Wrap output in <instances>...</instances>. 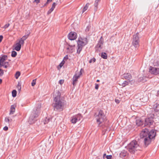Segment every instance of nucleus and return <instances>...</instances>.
Wrapping results in <instances>:
<instances>
[{
  "label": "nucleus",
  "instance_id": "obj_8",
  "mask_svg": "<svg viewBox=\"0 0 159 159\" xmlns=\"http://www.w3.org/2000/svg\"><path fill=\"white\" fill-rule=\"evenodd\" d=\"M103 39L102 37L101 36L97 44L95 47L96 51L98 52L100 51L101 49L102 48V46L103 44Z\"/></svg>",
  "mask_w": 159,
  "mask_h": 159
},
{
  "label": "nucleus",
  "instance_id": "obj_7",
  "mask_svg": "<svg viewBox=\"0 0 159 159\" xmlns=\"http://www.w3.org/2000/svg\"><path fill=\"white\" fill-rule=\"evenodd\" d=\"M154 117V115L153 114L149 115L145 119L144 126H150V125H152L154 122L153 120Z\"/></svg>",
  "mask_w": 159,
  "mask_h": 159
},
{
  "label": "nucleus",
  "instance_id": "obj_63",
  "mask_svg": "<svg viewBox=\"0 0 159 159\" xmlns=\"http://www.w3.org/2000/svg\"><path fill=\"white\" fill-rule=\"evenodd\" d=\"M96 81H97V82H98L100 81V80H97Z\"/></svg>",
  "mask_w": 159,
  "mask_h": 159
},
{
  "label": "nucleus",
  "instance_id": "obj_56",
  "mask_svg": "<svg viewBox=\"0 0 159 159\" xmlns=\"http://www.w3.org/2000/svg\"><path fill=\"white\" fill-rule=\"evenodd\" d=\"M89 3H87L86 4V5L85 6H86V7H87V8H88V7H89Z\"/></svg>",
  "mask_w": 159,
  "mask_h": 159
},
{
  "label": "nucleus",
  "instance_id": "obj_19",
  "mask_svg": "<svg viewBox=\"0 0 159 159\" xmlns=\"http://www.w3.org/2000/svg\"><path fill=\"white\" fill-rule=\"evenodd\" d=\"M7 58V56L6 55H2V57L0 58V61H1L2 63H3L4 61L6 60Z\"/></svg>",
  "mask_w": 159,
  "mask_h": 159
},
{
  "label": "nucleus",
  "instance_id": "obj_28",
  "mask_svg": "<svg viewBox=\"0 0 159 159\" xmlns=\"http://www.w3.org/2000/svg\"><path fill=\"white\" fill-rule=\"evenodd\" d=\"M75 116L77 118L78 121L80 120L82 118V116L81 114H79L77 115H75Z\"/></svg>",
  "mask_w": 159,
  "mask_h": 159
},
{
  "label": "nucleus",
  "instance_id": "obj_50",
  "mask_svg": "<svg viewBox=\"0 0 159 159\" xmlns=\"http://www.w3.org/2000/svg\"><path fill=\"white\" fill-rule=\"evenodd\" d=\"M27 36H24L21 39L24 40H25L27 38Z\"/></svg>",
  "mask_w": 159,
  "mask_h": 159
},
{
  "label": "nucleus",
  "instance_id": "obj_23",
  "mask_svg": "<svg viewBox=\"0 0 159 159\" xmlns=\"http://www.w3.org/2000/svg\"><path fill=\"white\" fill-rule=\"evenodd\" d=\"M101 57L103 59H107V53L105 52H102L101 55Z\"/></svg>",
  "mask_w": 159,
  "mask_h": 159
},
{
  "label": "nucleus",
  "instance_id": "obj_14",
  "mask_svg": "<svg viewBox=\"0 0 159 159\" xmlns=\"http://www.w3.org/2000/svg\"><path fill=\"white\" fill-rule=\"evenodd\" d=\"M123 75L124 77L128 80L130 81V80L132 79V76L131 74L129 73L124 74Z\"/></svg>",
  "mask_w": 159,
  "mask_h": 159
},
{
  "label": "nucleus",
  "instance_id": "obj_22",
  "mask_svg": "<svg viewBox=\"0 0 159 159\" xmlns=\"http://www.w3.org/2000/svg\"><path fill=\"white\" fill-rule=\"evenodd\" d=\"M77 53L79 54L82 51L83 47L77 45Z\"/></svg>",
  "mask_w": 159,
  "mask_h": 159
},
{
  "label": "nucleus",
  "instance_id": "obj_32",
  "mask_svg": "<svg viewBox=\"0 0 159 159\" xmlns=\"http://www.w3.org/2000/svg\"><path fill=\"white\" fill-rule=\"evenodd\" d=\"M145 77H144V76L143 77H140L139 79V81H142L144 82L145 81H146V80H145Z\"/></svg>",
  "mask_w": 159,
  "mask_h": 159
},
{
  "label": "nucleus",
  "instance_id": "obj_3",
  "mask_svg": "<svg viewBox=\"0 0 159 159\" xmlns=\"http://www.w3.org/2000/svg\"><path fill=\"white\" fill-rule=\"evenodd\" d=\"M142 142L136 140L132 141L126 147L127 149L132 154H134L137 150H141L143 147Z\"/></svg>",
  "mask_w": 159,
  "mask_h": 159
},
{
  "label": "nucleus",
  "instance_id": "obj_38",
  "mask_svg": "<svg viewBox=\"0 0 159 159\" xmlns=\"http://www.w3.org/2000/svg\"><path fill=\"white\" fill-rule=\"evenodd\" d=\"M53 8H50L48 11L47 12V14L48 15H49V14H50L52 12V11L53 10Z\"/></svg>",
  "mask_w": 159,
  "mask_h": 159
},
{
  "label": "nucleus",
  "instance_id": "obj_61",
  "mask_svg": "<svg viewBox=\"0 0 159 159\" xmlns=\"http://www.w3.org/2000/svg\"><path fill=\"white\" fill-rule=\"evenodd\" d=\"M52 1V0H47V1L48 2H51Z\"/></svg>",
  "mask_w": 159,
  "mask_h": 159
},
{
  "label": "nucleus",
  "instance_id": "obj_59",
  "mask_svg": "<svg viewBox=\"0 0 159 159\" xmlns=\"http://www.w3.org/2000/svg\"><path fill=\"white\" fill-rule=\"evenodd\" d=\"M48 3V2L47 1V2L45 3L44 5V6H46Z\"/></svg>",
  "mask_w": 159,
  "mask_h": 159
},
{
  "label": "nucleus",
  "instance_id": "obj_31",
  "mask_svg": "<svg viewBox=\"0 0 159 159\" xmlns=\"http://www.w3.org/2000/svg\"><path fill=\"white\" fill-rule=\"evenodd\" d=\"M20 73L19 71H17L15 75V77L16 79H17L20 76Z\"/></svg>",
  "mask_w": 159,
  "mask_h": 159
},
{
  "label": "nucleus",
  "instance_id": "obj_55",
  "mask_svg": "<svg viewBox=\"0 0 159 159\" xmlns=\"http://www.w3.org/2000/svg\"><path fill=\"white\" fill-rule=\"evenodd\" d=\"M3 38V36L2 35H0V43L2 41V39Z\"/></svg>",
  "mask_w": 159,
  "mask_h": 159
},
{
  "label": "nucleus",
  "instance_id": "obj_13",
  "mask_svg": "<svg viewBox=\"0 0 159 159\" xmlns=\"http://www.w3.org/2000/svg\"><path fill=\"white\" fill-rule=\"evenodd\" d=\"M153 108L156 112L159 111V100L156 101L155 104L153 105Z\"/></svg>",
  "mask_w": 159,
  "mask_h": 159
},
{
  "label": "nucleus",
  "instance_id": "obj_51",
  "mask_svg": "<svg viewBox=\"0 0 159 159\" xmlns=\"http://www.w3.org/2000/svg\"><path fill=\"white\" fill-rule=\"evenodd\" d=\"M95 88L96 89H98L99 88V85L98 84H95Z\"/></svg>",
  "mask_w": 159,
  "mask_h": 159
},
{
  "label": "nucleus",
  "instance_id": "obj_42",
  "mask_svg": "<svg viewBox=\"0 0 159 159\" xmlns=\"http://www.w3.org/2000/svg\"><path fill=\"white\" fill-rule=\"evenodd\" d=\"M87 7L86 6H85L82 9V13H83L87 9Z\"/></svg>",
  "mask_w": 159,
  "mask_h": 159
},
{
  "label": "nucleus",
  "instance_id": "obj_39",
  "mask_svg": "<svg viewBox=\"0 0 159 159\" xmlns=\"http://www.w3.org/2000/svg\"><path fill=\"white\" fill-rule=\"evenodd\" d=\"M3 74V70L2 69H0V76H2Z\"/></svg>",
  "mask_w": 159,
  "mask_h": 159
},
{
  "label": "nucleus",
  "instance_id": "obj_34",
  "mask_svg": "<svg viewBox=\"0 0 159 159\" xmlns=\"http://www.w3.org/2000/svg\"><path fill=\"white\" fill-rule=\"evenodd\" d=\"M65 61H64V60H63L61 63L60 64L59 66H60V68H61L64 65V64L65 63Z\"/></svg>",
  "mask_w": 159,
  "mask_h": 159
},
{
  "label": "nucleus",
  "instance_id": "obj_44",
  "mask_svg": "<svg viewBox=\"0 0 159 159\" xmlns=\"http://www.w3.org/2000/svg\"><path fill=\"white\" fill-rule=\"evenodd\" d=\"M82 70V69H81V70H80L79 72H78V73H77L78 76H79L80 77V75L82 74V73L81 71Z\"/></svg>",
  "mask_w": 159,
  "mask_h": 159
},
{
  "label": "nucleus",
  "instance_id": "obj_35",
  "mask_svg": "<svg viewBox=\"0 0 159 159\" xmlns=\"http://www.w3.org/2000/svg\"><path fill=\"white\" fill-rule=\"evenodd\" d=\"M96 59L94 57H93L92 59H90L89 61V63H91L93 61V62H95L96 61Z\"/></svg>",
  "mask_w": 159,
  "mask_h": 159
},
{
  "label": "nucleus",
  "instance_id": "obj_47",
  "mask_svg": "<svg viewBox=\"0 0 159 159\" xmlns=\"http://www.w3.org/2000/svg\"><path fill=\"white\" fill-rule=\"evenodd\" d=\"M68 59V56L67 55H66L64 58L63 60L65 61H66Z\"/></svg>",
  "mask_w": 159,
  "mask_h": 159
},
{
  "label": "nucleus",
  "instance_id": "obj_16",
  "mask_svg": "<svg viewBox=\"0 0 159 159\" xmlns=\"http://www.w3.org/2000/svg\"><path fill=\"white\" fill-rule=\"evenodd\" d=\"M101 1V0H95L94 4V9L95 12L96 11H97L98 7V3L99 2Z\"/></svg>",
  "mask_w": 159,
  "mask_h": 159
},
{
  "label": "nucleus",
  "instance_id": "obj_27",
  "mask_svg": "<svg viewBox=\"0 0 159 159\" xmlns=\"http://www.w3.org/2000/svg\"><path fill=\"white\" fill-rule=\"evenodd\" d=\"M130 82V81H129V80L125 81L123 82V83H122V86L124 87H125L126 85H128Z\"/></svg>",
  "mask_w": 159,
  "mask_h": 159
},
{
  "label": "nucleus",
  "instance_id": "obj_24",
  "mask_svg": "<svg viewBox=\"0 0 159 159\" xmlns=\"http://www.w3.org/2000/svg\"><path fill=\"white\" fill-rule=\"evenodd\" d=\"M10 66V64L8 62H4L2 64V66H3L5 68H7Z\"/></svg>",
  "mask_w": 159,
  "mask_h": 159
},
{
  "label": "nucleus",
  "instance_id": "obj_36",
  "mask_svg": "<svg viewBox=\"0 0 159 159\" xmlns=\"http://www.w3.org/2000/svg\"><path fill=\"white\" fill-rule=\"evenodd\" d=\"M18 43H19L21 45H23L24 43V40L21 39L19 41V42H18Z\"/></svg>",
  "mask_w": 159,
  "mask_h": 159
},
{
  "label": "nucleus",
  "instance_id": "obj_62",
  "mask_svg": "<svg viewBox=\"0 0 159 159\" xmlns=\"http://www.w3.org/2000/svg\"><path fill=\"white\" fill-rule=\"evenodd\" d=\"M157 96L159 97V90L157 92Z\"/></svg>",
  "mask_w": 159,
  "mask_h": 159
},
{
  "label": "nucleus",
  "instance_id": "obj_57",
  "mask_svg": "<svg viewBox=\"0 0 159 159\" xmlns=\"http://www.w3.org/2000/svg\"><path fill=\"white\" fill-rule=\"evenodd\" d=\"M106 153H104V154L103 155V159H104L105 158V157L106 156Z\"/></svg>",
  "mask_w": 159,
  "mask_h": 159
},
{
  "label": "nucleus",
  "instance_id": "obj_40",
  "mask_svg": "<svg viewBox=\"0 0 159 159\" xmlns=\"http://www.w3.org/2000/svg\"><path fill=\"white\" fill-rule=\"evenodd\" d=\"M5 120L6 122H7L8 123H9V122H10V119L9 117H6L5 119Z\"/></svg>",
  "mask_w": 159,
  "mask_h": 159
},
{
  "label": "nucleus",
  "instance_id": "obj_9",
  "mask_svg": "<svg viewBox=\"0 0 159 159\" xmlns=\"http://www.w3.org/2000/svg\"><path fill=\"white\" fill-rule=\"evenodd\" d=\"M149 72L152 74L155 75L159 74V68L150 66L149 68Z\"/></svg>",
  "mask_w": 159,
  "mask_h": 159
},
{
  "label": "nucleus",
  "instance_id": "obj_58",
  "mask_svg": "<svg viewBox=\"0 0 159 159\" xmlns=\"http://www.w3.org/2000/svg\"><path fill=\"white\" fill-rule=\"evenodd\" d=\"M2 63L1 61H0V68L2 66Z\"/></svg>",
  "mask_w": 159,
  "mask_h": 159
},
{
  "label": "nucleus",
  "instance_id": "obj_1",
  "mask_svg": "<svg viewBox=\"0 0 159 159\" xmlns=\"http://www.w3.org/2000/svg\"><path fill=\"white\" fill-rule=\"evenodd\" d=\"M156 134L155 130L145 128L140 134V139L138 140L142 141V144L144 143L143 147L146 148L151 143L152 140L155 139Z\"/></svg>",
  "mask_w": 159,
  "mask_h": 159
},
{
  "label": "nucleus",
  "instance_id": "obj_11",
  "mask_svg": "<svg viewBox=\"0 0 159 159\" xmlns=\"http://www.w3.org/2000/svg\"><path fill=\"white\" fill-rule=\"evenodd\" d=\"M80 78L79 76L77 75V72H76L72 79L73 81L72 84L74 86H75L76 85L78 80Z\"/></svg>",
  "mask_w": 159,
  "mask_h": 159
},
{
  "label": "nucleus",
  "instance_id": "obj_25",
  "mask_svg": "<svg viewBox=\"0 0 159 159\" xmlns=\"http://www.w3.org/2000/svg\"><path fill=\"white\" fill-rule=\"evenodd\" d=\"M80 39H81L82 40H83L84 42H85V43L87 45L88 43V41L87 39V37H83V38H80Z\"/></svg>",
  "mask_w": 159,
  "mask_h": 159
},
{
  "label": "nucleus",
  "instance_id": "obj_20",
  "mask_svg": "<svg viewBox=\"0 0 159 159\" xmlns=\"http://www.w3.org/2000/svg\"><path fill=\"white\" fill-rule=\"evenodd\" d=\"M77 121V119L75 115L71 117V122L72 123L75 124Z\"/></svg>",
  "mask_w": 159,
  "mask_h": 159
},
{
  "label": "nucleus",
  "instance_id": "obj_29",
  "mask_svg": "<svg viewBox=\"0 0 159 159\" xmlns=\"http://www.w3.org/2000/svg\"><path fill=\"white\" fill-rule=\"evenodd\" d=\"M17 53L16 52L13 51L11 52V56L12 57H15L17 55Z\"/></svg>",
  "mask_w": 159,
  "mask_h": 159
},
{
  "label": "nucleus",
  "instance_id": "obj_54",
  "mask_svg": "<svg viewBox=\"0 0 159 159\" xmlns=\"http://www.w3.org/2000/svg\"><path fill=\"white\" fill-rule=\"evenodd\" d=\"M8 129V127L7 126H5L3 128V130L5 131H7Z\"/></svg>",
  "mask_w": 159,
  "mask_h": 159
},
{
  "label": "nucleus",
  "instance_id": "obj_49",
  "mask_svg": "<svg viewBox=\"0 0 159 159\" xmlns=\"http://www.w3.org/2000/svg\"><path fill=\"white\" fill-rule=\"evenodd\" d=\"M89 29H90V27L89 26H88L86 27V28L85 29V31L87 32L89 31Z\"/></svg>",
  "mask_w": 159,
  "mask_h": 159
},
{
  "label": "nucleus",
  "instance_id": "obj_33",
  "mask_svg": "<svg viewBox=\"0 0 159 159\" xmlns=\"http://www.w3.org/2000/svg\"><path fill=\"white\" fill-rule=\"evenodd\" d=\"M36 79H34L33 80L31 83V85L32 86H34L36 84Z\"/></svg>",
  "mask_w": 159,
  "mask_h": 159
},
{
  "label": "nucleus",
  "instance_id": "obj_43",
  "mask_svg": "<svg viewBox=\"0 0 159 159\" xmlns=\"http://www.w3.org/2000/svg\"><path fill=\"white\" fill-rule=\"evenodd\" d=\"M69 46H70V52H71V53H72L73 52V49L72 48V47H75V45H74L73 46H72V45H69Z\"/></svg>",
  "mask_w": 159,
  "mask_h": 159
},
{
  "label": "nucleus",
  "instance_id": "obj_46",
  "mask_svg": "<svg viewBox=\"0 0 159 159\" xmlns=\"http://www.w3.org/2000/svg\"><path fill=\"white\" fill-rule=\"evenodd\" d=\"M56 4H57L55 2H53L52 4V6L51 8H52L54 9L55 8V6H56Z\"/></svg>",
  "mask_w": 159,
  "mask_h": 159
},
{
  "label": "nucleus",
  "instance_id": "obj_53",
  "mask_svg": "<svg viewBox=\"0 0 159 159\" xmlns=\"http://www.w3.org/2000/svg\"><path fill=\"white\" fill-rule=\"evenodd\" d=\"M115 101L116 102L117 104L119 103L120 102V101L119 100H118V99H115Z\"/></svg>",
  "mask_w": 159,
  "mask_h": 159
},
{
  "label": "nucleus",
  "instance_id": "obj_6",
  "mask_svg": "<svg viewBox=\"0 0 159 159\" xmlns=\"http://www.w3.org/2000/svg\"><path fill=\"white\" fill-rule=\"evenodd\" d=\"M41 107V105L40 103H39L36 105V108L34 109V113L30 117L29 120H33L38 116Z\"/></svg>",
  "mask_w": 159,
  "mask_h": 159
},
{
  "label": "nucleus",
  "instance_id": "obj_10",
  "mask_svg": "<svg viewBox=\"0 0 159 159\" xmlns=\"http://www.w3.org/2000/svg\"><path fill=\"white\" fill-rule=\"evenodd\" d=\"M77 33L74 32H71L68 35V39L71 40L75 39L77 38Z\"/></svg>",
  "mask_w": 159,
  "mask_h": 159
},
{
  "label": "nucleus",
  "instance_id": "obj_52",
  "mask_svg": "<svg viewBox=\"0 0 159 159\" xmlns=\"http://www.w3.org/2000/svg\"><path fill=\"white\" fill-rule=\"evenodd\" d=\"M40 2V0H34L33 1V2H36L37 4H38Z\"/></svg>",
  "mask_w": 159,
  "mask_h": 159
},
{
  "label": "nucleus",
  "instance_id": "obj_48",
  "mask_svg": "<svg viewBox=\"0 0 159 159\" xmlns=\"http://www.w3.org/2000/svg\"><path fill=\"white\" fill-rule=\"evenodd\" d=\"M64 83V80H60L59 81V83L61 84H63Z\"/></svg>",
  "mask_w": 159,
  "mask_h": 159
},
{
  "label": "nucleus",
  "instance_id": "obj_17",
  "mask_svg": "<svg viewBox=\"0 0 159 159\" xmlns=\"http://www.w3.org/2000/svg\"><path fill=\"white\" fill-rule=\"evenodd\" d=\"M77 45L84 47L86 44L83 40H82L81 39H79V40L78 41Z\"/></svg>",
  "mask_w": 159,
  "mask_h": 159
},
{
  "label": "nucleus",
  "instance_id": "obj_18",
  "mask_svg": "<svg viewBox=\"0 0 159 159\" xmlns=\"http://www.w3.org/2000/svg\"><path fill=\"white\" fill-rule=\"evenodd\" d=\"M21 48V45L19 43H17L16 44V46L14 48V49L16 51H19Z\"/></svg>",
  "mask_w": 159,
  "mask_h": 159
},
{
  "label": "nucleus",
  "instance_id": "obj_12",
  "mask_svg": "<svg viewBox=\"0 0 159 159\" xmlns=\"http://www.w3.org/2000/svg\"><path fill=\"white\" fill-rule=\"evenodd\" d=\"M120 156L122 158L128 157L129 153L125 150H123L120 153Z\"/></svg>",
  "mask_w": 159,
  "mask_h": 159
},
{
  "label": "nucleus",
  "instance_id": "obj_21",
  "mask_svg": "<svg viewBox=\"0 0 159 159\" xmlns=\"http://www.w3.org/2000/svg\"><path fill=\"white\" fill-rule=\"evenodd\" d=\"M15 108L14 106L12 105L11 106L10 115L13 114L15 111Z\"/></svg>",
  "mask_w": 159,
  "mask_h": 159
},
{
  "label": "nucleus",
  "instance_id": "obj_2",
  "mask_svg": "<svg viewBox=\"0 0 159 159\" xmlns=\"http://www.w3.org/2000/svg\"><path fill=\"white\" fill-rule=\"evenodd\" d=\"M61 93L58 90H56V97L53 99L54 102L52 104L53 110L56 111H62L64 106V101L61 99Z\"/></svg>",
  "mask_w": 159,
  "mask_h": 159
},
{
  "label": "nucleus",
  "instance_id": "obj_30",
  "mask_svg": "<svg viewBox=\"0 0 159 159\" xmlns=\"http://www.w3.org/2000/svg\"><path fill=\"white\" fill-rule=\"evenodd\" d=\"M17 92L16 90H13L12 92V96L13 97H16V96Z\"/></svg>",
  "mask_w": 159,
  "mask_h": 159
},
{
  "label": "nucleus",
  "instance_id": "obj_5",
  "mask_svg": "<svg viewBox=\"0 0 159 159\" xmlns=\"http://www.w3.org/2000/svg\"><path fill=\"white\" fill-rule=\"evenodd\" d=\"M95 115H96L95 117L96 119L97 122L98 123V125H100L103 122L106 118L104 113L103 111L101 110L99 111L98 114L96 115V113L94 116Z\"/></svg>",
  "mask_w": 159,
  "mask_h": 159
},
{
  "label": "nucleus",
  "instance_id": "obj_4",
  "mask_svg": "<svg viewBox=\"0 0 159 159\" xmlns=\"http://www.w3.org/2000/svg\"><path fill=\"white\" fill-rule=\"evenodd\" d=\"M140 38L139 33V32L134 34L132 39V45L133 46L136 50L138 49L139 46Z\"/></svg>",
  "mask_w": 159,
  "mask_h": 159
},
{
  "label": "nucleus",
  "instance_id": "obj_15",
  "mask_svg": "<svg viewBox=\"0 0 159 159\" xmlns=\"http://www.w3.org/2000/svg\"><path fill=\"white\" fill-rule=\"evenodd\" d=\"M136 123L138 126L143 125V124H144L143 121L140 119L136 120Z\"/></svg>",
  "mask_w": 159,
  "mask_h": 159
},
{
  "label": "nucleus",
  "instance_id": "obj_64",
  "mask_svg": "<svg viewBox=\"0 0 159 159\" xmlns=\"http://www.w3.org/2000/svg\"><path fill=\"white\" fill-rule=\"evenodd\" d=\"M96 159H100L99 158H97Z\"/></svg>",
  "mask_w": 159,
  "mask_h": 159
},
{
  "label": "nucleus",
  "instance_id": "obj_26",
  "mask_svg": "<svg viewBox=\"0 0 159 159\" xmlns=\"http://www.w3.org/2000/svg\"><path fill=\"white\" fill-rule=\"evenodd\" d=\"M51 120V119L49 117H46L44 121V123L45 124H48Z\"/></svg>",
  "mask_w": 159,
  "mask_h": 159
},
{
  "label": "nucleus",
  "instance_id": "obj_37",
  "mask_svg": "<svg viewBox=\"0 0 159 159\" xmlns=\"http://www.w3.org/2000/svg\"><path fill=\"white\" fill-rule=\"evenodd\" d=\"M17 88L18 90L19 91L21 89V85L19 83L18 84L17 86Z\"/></svg>",
  "mask_w": 159,
  "mask_h": 159
},
{
  "label": "nucleus",
  "instance_id": "obj_41",
  "mask_svg": "<svg viewBox=\"0 0 159 159\" xmlns=\"http://www.w3.org/2000/svg\"><path fill=\"white\" fill-rule=\"evenodd\" d=\"M112 157L111 155H108L106 156V158L107 159H111Z\"/></svg>",
  "mask_w": 159,
  "mask_h": 159
},
{
  "label": "nucleus",
  "instance_id": "obj_45",
  "mask_svg": "<svg viewBox=\"0 0 159 159\" xmlns=\"http://www.w3.org/2000/svg\"><path fill=\"white\" fill-rule=\"evenodd\" d=\"M10 25V24L9 23H7V24H6L4 26V28H5V29H6L7 28H8L9 26Z\"/></svg>",
  "mask_w": 159,
  "mask_h": 159
},
{
  "label": "nucleus",
  "instance_id": "obj_60",
  "mask_svg": "<svg viewBox=\"0 0 159 159\" xmlns=\"http://www.w3.org/2000/svg\"><path fill=\"white\" fill-rule=\"evenodd\" d=\"M2 83V79H0V84H1Z\"/></svg>",
  "mask_w": 159,
  "mask_h": 159
}]
</instances>
